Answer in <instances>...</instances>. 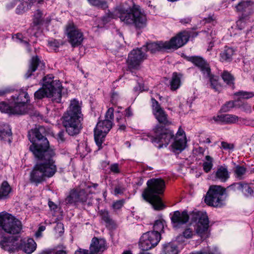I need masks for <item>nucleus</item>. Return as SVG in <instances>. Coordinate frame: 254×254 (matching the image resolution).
Segmentation results:
<instances>
[{
    "label": "nucleus",
    "instance_id": "obj_55",
    "mask_svg": "<svg viewBox=\"0 0 254 254\" xmlns=\"http://www.w3.org/2000/svg\"><path fill=\"white\" fill-rule=\"evenodd\" d=\"M125 191V188L120 186V185H117L115 187L114 189V194L117 195L118 194H121L124 193Z\"/></svg>",
    "mask_w": 254,
    "mask_h": 254
},
{
    "label": "nucleus",
    "instance_id": "obj_42",
    "mask_svg": "<svg viewBox=\"0 0 254 254\" xmlns=\"http://www.w3.org/2000/svg\"><path fill=\"white\" fill-rule=\"evenodd\" d=\"M206 161L203 162L202 166L203 170L205 173H208L212 169L213 166L212 158L209 155L205 156Z\"/></svg>",
    "mask_w": 254,
    "mask_h": 254
},
{
    "label": "nucleus",
    "instance_id": "obj_1",
    "mask_svg": "<svg viewBox=\"0 0 254 254\" xmlns=\"http://www.w3.org/2000/svg\"><path fill=\"white\" fill-rule=\"evenodd\" d=\"M47 132L43 127L40 126L28 131V137L32 144L29 150L39 159H44L42 163L36 164L30 175V181L36 185L45 180L46 178L53 177L57 172L55 161L52 158L55 151L50 148L46 135Z\"/></svg>",
    "mask_w": 254,
    "mask_h": 254
},
{
    "label": "nucleus",
    "instance_id": "obj_53",
    "mask_svg": "<svg viewBox=\"0 0 254 254\" xmlns=\"http://www.w3.org/2000/svg\"><path fill=\"white\" fill-rule=\"evenodd\" d=\"M221 148L225 150H231L234 148V145L233 143H229L227 142H221Z\"/></svg>",
    "mask_w": 254,
    "mask_h": 254
},
{
    "label": "nucleus",
    "instance_id": "obj_54",
    "mask_svg": "<svg viewBox=\"0 0 254 254\" xmlns=\"http://www.w3.org/2000/svg\"><path fill=\"white\" fill-rule=\"evenodd\" d=\"M48 44L54 50H56L61 45V44L57 40H53L49 41Z\"/></svg>",
    "mask_w": 254,
    "mask_h": 254
},
{
    "label": "nucleus",
    "instance_id": "obj_10",
    "mask_svg": "<svg viewBox=\"0 0 254 254\" xmlns=\"http://www.w3.org/2000/svg\"><path fill=\"white\" fill-rule=\"evenodd\" d=\"M225 190L220 186H211L205 197V202L209 206H220L222 204Z\"/></svg>",
    "mask_w": 254,
    "mask_h": 254
},
{
    "label": "nucleus",
    "instance_id": "obj_64",
    "mask_svg": "<svg viewBox=\"0 0 254 254\" xmlns=\"http://www.w3.org/2000/svg\"><path fill=\"white\" fill-rule=\"evenodd\" d=\"M48 205L51 209L55 210L57 208V205L52 201H49Z\"/></svg>",
    "mask_w": 254,
    "mask_h": 254
},
{
    "label": "nucleus",
    "instance_id": "obj_51",
    "mask_svg": "<svg viewBox=\"0 0 254 254\" xmlns=\"http://www.w3.org/2000/svg\"><path fill=\"white\" fill-rule=\"evenodd\" d=\"M238 106H237V108H241L245 112L247 113H250L252 110L251 106L247 103H243L240 105L239 103H237Z\"/></svg>",
    "mask_w": 254,
    "mask_h": 254
},
{
    "label": "nucleus",
    "instance_id": "obj_17",
    "mask_svg": "<svg viewBox=\"0 0 254 254\" xmlns=\"http://www.w3.org/2000/svg\"><path fill=\"white\" fill-rule=\"evenodd\" d=\"M186 59L198 67L204 76L210 75L209 64L203 58L199 56H191L187 57Z\"/></svg>",
    "mask_w": 254,
    "mask_h": 254
},
{
    "label": "nucleus",
    "instance_id": "obj_26",
    "mask_svg": "<svg viewBox=\"0 0 254 254\" xmlns=\"http://www.w3.org/2000/svg\"><path fill=\"white\" fill-rule=\"evenodd\" d=\"M12 189L7 181H3L0 186V200L7 199Z\"/></svg>",
    "mask_w": 254,
    "mask_h": 254
},
{
    "label": "nucleus",
    "instance_id": "obj_56",
    "mask_svg": "<svg viewBox=\"0 0 254 254\" xmlns=\"http://www.w3.org/2000/svg\"><path fill=\"white\" fill-rule=\"evenodd\" d=\"M117 122L119 123V129L121 130H124L126 128V125L125 124H122V121L125 122V119L124 118H117Z\"/></svg>",
    "mask_w": 254,
    "mask_h": 254
},
{
    "label": "nucleus",
    "instance_id": "obj_61",
    "mask_svg": "<svg viewBox=\"0 0 254 254\" xmlns=\"http://www.w3.org/2000/svg\"><path fill=\"white\" fill-rule=\"evenodd\" d=\"M214 20V15H209L207 17H206L204 19V21L205 22L210 23L211 21Z\"/></svg>",
    "mask_w": 254,
    "mask_h": 254
},
{
    "label": "nucleus",
    "instance_id": "obj_60",
    "mask_svg": "<svg viewBox=\"0 0 254 254\" xmlns=\"http://www.w3.org/2000/svg\"><path fill=\"white\" fill-rule=\"evenodd\" d=\"M133 115L132 112L130 107L127 108L125 110V116L127 117H130Z\"/></svg>",
    "mask_w": 254,
    "mask_h": 254
},
{
    "label": "nucleus",
    "instance_id": "obj_44",
    "mask_svg": "<svg viewBox=\"0 0 254 254\" xmlns=\"http://www.w3.org/2000/svg\"><path fill=\"white\" fill-rule=\"evenodd\" d=\"M237 103H238L237 101H228L227 103H226L221 107V110L223 112H227L229 111L233 108H234L235 107H237V106H238V105H237Z\"/></svg>",
    "mask_w": 254,
    "mask_h": 254
},
{
    "label": "nucleus",
    "instance_id": "obj_63",
    "mask_svg": "<svg viewBox=\"0 0 254 254\" xmlns=\"http://www.w3.org/2000/svg\"><path fill=\"white\" fill-rule=\"evenodd\" d=\"M46 228L44 226H41L39 227L38 231L36 233L37 237H39L41 235V233L45 230Z\"/></svg>",
    "mask_w": 254,
    "mask_h": 254
},
{
    "label": "nucleus",
    "instance_id": "obj_40",
    "mask_svg": "<svg viewBox=\"0 0 254 254\" xmlns=\"http://www.w3.org/2000/svg\"><path fill=\"white\" fill-rule=\"evenodd\" d=\"M240 117L233 114H225V124H238Z\"/></svg>",
    "mask_w": 254,
    "mask_h": 254
},
{
    "label": "nucleus",
    "instance_id": "obj_3",
    "mask_svg": "<svg viewBox=\"0 0 254 254\" xmlns=\"http://www.w3.org/2000/svg\"><path fill=\"white\" fill-rule=\"evenodd\" d=\"M190 218L191 222H196V233L201 238H206L208 236L209 228V220L205 212L194 210L190 214L187 210L180 212L178 210L174 212L171 217L173 227L179 228L182 225L189 222Z\"/></svg>",
    "mask_w": 254,
    "mask_h": 254
},
{
    "label": "nucleus",
    "instance_id": "obj_30",
    "mask_svg": "<svg viewBox=\"0 0 254 254\" xmlns=\"http://www.w3.org/2000/svg\"><path fill=\"white\" fill-rule=\"evenodd\" d=\"M234 50L229 47H225L223 51L220 53V60L221 61H230L232 60Z\"/></svg>",
    "mask_w": 254,
    "mask_h": 254
},
{
    "label": "nucleus",
    "instance_id": "obj_29",
    "mask_svg": "<svg viewBox=\"0 0 254 254\" xmlns=\"http://www.w3.org/2000/svg\"><path fill=\"white\" fill-rule=\"evenodd\" d=\"M40 63V60L37 56L33 57L31 60L29 69L25 74V77L29 78L33 72L36 71Z\"/></svg>",
    "mask_w": 254,
    "mask_h": 254
},
{
    "label": "nucleus",
    "instance_id": "obj_36",
    "mask_svg": "<svg viewBox=\"0 0 254 254\" xmlns=\"http://www.w3.org/2000/svg\"><path fill=\"white\" fill-rule=\"evenodd\" d=\"M205 77L209 79L210 86L212 89L216 91H219L220 89V85L218 82V77L217 76H213L210 72L209 76Z\"/></svg>",
    "mask_w": 254,
    "mask_h": 254
},
{
    "label": "nucleus",
    "instance_id": "obj_20",
    "mask_svg": "<svg viewBox=\"0 0 254 254\" xmlns=\"http://www.w3.org/2000/svg\"><path fill=\"white\" fill-rule=\"evenodd\" d=\"M33 107L25 104L16 103V102L11 103V114L24 115L32 113Z\"/></svg>",
    "mask_w": 254,
    "mask_h": 254
},
{
    "label": "nucleus",
    "instance_id": "obj_31",
    "mask_svg": "<svg viewBox=\"0 0 254 254\" xmlns=\"http://www.w3.org/2000/svg\"><path fill=\"white\" fill-rule=\"evenodd\" d=\"M181 75L177 72L173 73L170 81V88L172 90H176L180 86Z\"/></svg>",
    "mask_w": 254,
    "mask_h": 254
},
{
    "label": "nucleus",
    "instance_id": "obj_57",
    "mask_svg": "<svg viewBox=\"0 0 254 254\" xmlns=\"http://www.w3.org/2000/svg\"><path fill=\"white\" fill-rule=\"evenodd\" d=\"M65 132L64 130L60 131L57 134V139L59 142H63L65 141Z\"/></svg>",
    "mask_w": 254,
    "mask_h": 254
},
{
    "label": "nucleus",
    "instance_id": "obj_11",
    "mask_svg": "<svg viewBox=\"0 0 254 254\" xmlns=\"http://www.w3.org/2000/svg\"><path fill=\"white\" fill-rule=\"evenodd\" d=\"M113 123L111 121L104 120L99 121L94 129V139L99 149L102 148V144L104 141L107 133L112 127Z\"/></svg>",
    "mask_w": 254,
    "mask_h": 254
},
{
    "label": "nucleus",
    "instance_id": "obj_5",
    "mask_svg": "<svg viewBox=\"0 0 254 254\" xmlns=\"http://www.w3.org/2000/svg\"><path fill=\"white\" fill-rule=\"evenodd\" d=\"M146 184L147 187L142 193L144 199L150 203L155 210L163 209L165 206L159 195L164 192V181L161 178H152L148 180Z\"/></svg>",
    "mask_w": 254,
    "mask_h": 254
},
{
    "label": "nucleus",
    "instance_id": "obj_43",
    "mask_svg": "<svg viewBox=\"0 0 254 254\" xmlns=\"http://www.w3.org/2000/svg\"><path fill=\"white\" fill-rule=\"evenodd\" d=\"M165 223V221L162 219L156 220L154 224L152 231H156L160 233L163 230Z\"/></svg>",
    "mask_w": 254,
    "mask_h": 254
},
{
    "label": "nucleus",
    "instance_id": "obj_37",
    "mask_svg": "<svg viewBox=\"0 0 254 254\" xmlns=\"http://www.w3.org/2000/svg\"><path fill=\"white\" fill-rule=\"evenodd\" d=\"M234 95L239 96L237 102H238L241 99H249L254 96V93L252 92H247L240 91L234 93Z\"/></svg>",
    "mask_w": 254,
    "mask_h": 254
},
{
    "label": "nucleus",
    "instance_id": "obj_49",
    "mask_svg": "<svg viewBox=\"0 0 254 254\" xmlns=\"http://www.w3.org/2000/svg\"><path fill=\"white\" fill-rule=\"evenodd\" d=\"M114 111L113 108H109L106 113L105 120H108L112 122L114 119Z\"/></svg>",
    "mask_w": 254,
    "mask_h": 254
},
{
    "label": "nucleus",
    "instance_id": "obj_19",
    "mask_svg": "<svg viewBox=\"0 0 254 254\" xmlns=\"http://www.w3.org/2000/svg\"><path fill=\"white\" fill-rule=\"evenodd\" d=\"M106 242L103 239L92 238L89 247L90 254H100L106 249Z\"/></svg>",
    "mask_w": 254,
    "mask_h": 254
},
{
    "label": "nucleus",
    "instance_id": "obj_34",
    "mask_svg": "<svg viewBox=\"0 0 254 254\" xmlns=\"http://www.w3.org/2000/svg\"><path fill=\"white\" fill-rule=\"evenodd\" d=\"M43 13L39 9H37L34 12L33 18V23L35 26H38L44 23Z\"/></svg>",
    "mask_w": 254,
    "mask_h": 254
},
{
    "label": "nucleus",
    "instance_id": "obj_7",
    "mask_svg": "<svg viewBox=\"0 0 254 254\" xmlns=\"http://www.w3.org/2000/svg\"><path fill=\"white\" fill-rule=\"evenodd\" d=\"M189 38V37L186 33H180L169 41L147 43L142 48L144 52L150 51L151 53L162 50L177 49L185 45L188 41Z\"/></svg>",
    "mask_w": 254,
    "mask_h": 254
},
{
    "label": "nucleus",
    "instance_id": "obj_18",
    "mask_svg": "<svg viewBox=\"0 0 254 254\" xmlns=\"http://www.w3.org/2000/svg\"><path fill=\"white\" fill-rule=\"evenodd\" d=\"M238 12L240 15L239 19L237 21V25L239 29H242L244 28L246 23L250 20L251 16L254 13L253 5H250Z\"/></svg>",
    "mask_w": 254,
    "mask_h": 254
},
{
    "label": "nucleus",
    "instance_id": "obj_24",
    "mask_svg": "<svg viewBox=\"0 0 254 254\" xmlns=\"http://www.w3.org/2000/svg\"><path fill=\"white\" fill-rule=\"evenodd\" d=\"M13 102H16V103L25 104L30 101L28 94L26 91L21 90L12 96Z\"/></svg>",
    "mask_w": 254,
    "mask_h": 254
},
{
    "label": "nucleus",
    "instance_id": "obj_47",
    "mask_svg": "<svg viewBox=\"0 0 254 254\" xmlns=\"http://www.w3.org/2000/svg\"><path fill=\"white\" fill-rule=\"evenodd\" d=\"M182 235L186 239H190L194 235V232L192 229L187 227L183 231Z\"/></svg>",
    "mask_w": 254,
    "mask_h": 254
},
{
    "label": "nucleus",
    "instance_id": "obj_6",
    "mask_svg": "<svg viewBox=\"0 0 254 254\" xmlns=\"http://www.w3.org/2000/svg\"><path fill=\"white\" fill-rule=\"evenodd\" d=\"M43 82L42 87L35 92V98H50L53 102L61 103L62 86L60 81L54 80L53 75L49 74L43 78Z\"/></svg>",
    "mask_w": 254,
    "mask_h": 254
},
{
    "label": "nucleus",
    "instance_id": "obj_33",
    "mask_svg": "<svg viewBox=\"0 0 254 254\" xmlns=\"http://www.w3.org/2000/svg\"><path fill=\"white\" fill-rule=\"evenodd\" d=\"M76 189H73L69 192V194L65 198L64 202L66 205H71L77 203V199L76 197Z\"/></svg>",
    "mask_w": 254,
    "mask_h": 254
},
{
    "label": "nucleus",
    "instance_id": "obj_2",
    "mask_svg": "<svg viewBox=\"0 0 254 254\" xmlns=\"http://www.w3.org/2000/svg\"><path fill=\"white\" fill-rule=\"evenodd\" d=\"M119 18L120 20L127 25H132L136 29L144 28L147 23V17L139 5H134L128 8L121 4L116 7L113 12H109L102 18L104 24L109 22L111 19Z\"/></svg>",
    "mask_w": 254,
    "mask_h": 254
},
{
    "label": "nucleus",
    "instance_id": "obj_16",
    "mask_svg": "<svg viewBox=\"0 0 254 254\" xmlns=\"http://www.w3.org/2000/svg\"><path fill=\"white\" fill-rule=\"evenodd\" d=\"M151 102L153 114L158 122L164 125H170L171 123L168 120L167 114L161 108L158 101L152 98Z\"/></svg>",
    "mask_w": 254,
    "mask_h": 254
},
{
    "label": "nucleus",
    "instance_id": "obj_8",
    "mask_svg": "<svg viewBox=\"0 0 254 254\" xmlns=\"http://www.w3.org/2000/svg\"><path fill=\"white\" fill-rule=\"evenodd\" d=\"M22 229L21 222L12 215L6 213H0V232L12 235L19 234Z\"/></svg>",
    "mask_w": 254,
    "mask_h": 254
},
{
    "label": "nucleus",
    "instance_id": "obj_14",
    "mask_svg": "<svg viewBox=\"0 0 254 254\" xmlns=\"http://www.w3.org/2000/svg\"><path fill=\"white\" fill-rule=\"evenodd\" d=\"M146 59L143 48L132 50L128 54L127 63L129 69H137L140 64Z\"/></svg>",
    "mask_w": 254,
    "mask_h": 254
},
{
    "label": "nucleus",
    "instance_id": "obj_48",
    "mask_svg": "<svg viewBox=\"0 0 254 254\" xmlns=\"http://www.w3.org/2000/svg\"><path fill=\"white\" fill-rule=\"evenodd\" d=\"M239 124L254 127V120L240 118Z\"/></svg>",
    "mask_w": 254,
    "mask_h": 254
},
{
    "label": "nucleus",
    "instance_id": "obj_59",
    "mask_svg": "<svg viewBox=\"0 0 254 254\" xmlns=\"http://www.w3.org/2000/svg\"><path fill=\"white\" fill-rule=\"evenodd\" d=\"M74 254H90V253L87 250L79 249L75 252Z\"/></svg>",
    "mask_w": 254,
    "mask_h": 254
},
{
    "label": "nucleus",
    "instance_id": "obj_9",
    "mask_svg": "<svg viewBox=\"0 0 254 254\" xmlns=\"http://www.w3.org/2000/svg\"><path fill=\"white\" fill-rule=\"evenodd\" d=\"M153 130L155 134L151 138V141L159 144V148L163 146L166 147L174 137L173 131L162 126L157 125Z\"/></svg>",
    "mask_w": 254,
    "mask_h": 254
},
{
    "label": "nucleus",
    "instance_id": "obj_15",
    "mask_svg": "<svg viewBox=\"0 0 254 254\" xmlns=\"http://www.w3.org/2000/svg\"><path fill=\"white\" fill-rule=\"evenodd\" d=\"M18 236H5L2 232H0V246L3 250L9 252H13L19 246L22 245L21 240L20 241Z\"/></svg>",
    "mask_w": 254,
    "mask_h": 254
},
{
    "label": "nucleus",
    "instance_id": "obj_28",
    "mask_svg": "<svg viewBox=\"0 0 254 254\" xmlns=\"http://www.w3.org/2000/svg\"><path fill=\"white\" fill-rule=\"evenodd\" d=\"M23 246V251L27 254H31L36 250L37 245L33 239H28Z\"/></svg>",
    "mask_w": 254,
    "mask_h": 254
},
{
    "label": "nucleus",
    "instance_id": "obj_52",
    "mask_svg": "<svg viewBox=\"0 0 254 254\" xmlns=\"http://www.w3.org/2000/svg\"><path fill=\"white\" fill-rule=\"evenodd\" d=\"M225 114L219 115L216 116H214L212 119L216 123H223L225 124Z\"/></svg>",
    "mask_w": 254,
    "mask_h": 254
},
{
    "label": "nucleus",
    "instance_id": "obj_38",
    "mask_svg": "<svg viewBox=\"0 0 254 254\" xmlns=\"http://www.w3.org/2000/svg\"><path fill=\"white\" fill-rule=\"evenodd\" d=\"M102 219L106 223L107 226L114 225V221L110 218L109 212L104 210H102L100 213Z\"/></svg>",
    "mask_w": 254,
    "mask_h": 254
},
{
    "label": "nucleus",
    "instance_id": "obj_39",
    "mask_svg": "<svg viewBox=\"0 0 254 254\" xmlns=\"http://www.w3.org/2000/svg\"><path fill=\"white\" fill-rule=\"evenodd\" d=\"M246 171V168L244 166H237L234 170V175L239 180H242L244 178Z\"/></svg>",
    "mask_w": 254,
    "mask_h": 254
},
{
    "label": "nucleus",
    "instance_id": "obj_32",
    "mask_svg": "<svg viewBox=\"0 0 254 254\" xmlns=\"http://www.w3.org/2000/svg\"><path fill=\"white\" fill-rule=\"evenodd\" d=\"M163 253L164 254H178V248L173 243L166 244L164 246Z\"/></svg>",
    "mask_w": 254,
    "mask_h": 254
},
{
    "label": "nucleus",
    "instance_id": "obj_21",
    "mask_svg": "<svg viewBox=\"0 0 254 254\" xmlns=\"http://www.w3.org/2000/svg\"><path fill=\"white\" fill-rule=\"evenodd\" d=\"M228 189L229 190L234 191L236 190H241L244 194L246 196H251L254 193L253 189L249 184L242 182L234 183L229 186L228 187Z\"/></svg>",
    "mask_w": 254,
    "mask_h": 254
},
{
    "label": "nucleus",
    "instance_id": "obj_62",
    "mask_svg": "<svg viewBox=\"0 0 254 254\" xmlns=\"http://www.w3.org/2000/svg\"><path fill=\"white\" fill-rule=\"evenodd\" d=\"M185 133L184 131L181 127H180L178 129V131L176 134V136L179 137H185L183 136V134Z\"/></svg>",
    "mask_w": 254,
    "mask_h": 254
},
{
    "label": "nucleus",
    "instance_id": "obj_13",
    "mask_svg": "<svg viewBox=\"0 0 254 254\" xmlns=\"http://www.w3.org/2000/svg\"><path fill=\"white\" fill-rule=\"evenodd\" d=\"M66 33L72 47L80 45L83 40L82 32L72 22H69L66 27Z\"/></svg>",
    "mask_w": 254,
    "mask_h": 254
},
{
    "label": "nucleus",
    "instance_id": "obj_27",
    "mask_svg": "<svg viewBox=\"0 0 254 254\" xmlns=\"http://www.w3.org/2000/svg\"><path fill=\"white\" fill-rule=\"evenodd\" d=\"M187 141L185 137H179L176 136L175 138V141L172 144V147L174 152L179 151L181 152L186 147Z\"/></svg>",
    "mask_w": 254,
    "mask_h": 254
},
{
    "label": "nucleus",
    "instance_id": "obj_25",
    "mask_svg": "<svg viewBox=\"0 0 254 254\" xmlns=\"http://www.w3.org/2000/svg\"><path fill=\"white\" fill-rule=\"evenodd\" d=\"M12 132L10 127L8 125L4 124L0 127V140L11 142L10 136Z\"/></svg>",
    "mask_w": 254,
    "mask_h": 254
},
{
    "label": "nucleus",
    "instance_id": "obj_41",
    "mask_svg": "<svg viewBox=\"0 0 254 254\" xmlns=\"http://www.w3.org/2000/svg\"><path fill=\"white\" fill-rule=\"evenodd\" d=\"M88 2L92 5L98 7L106 9L108 7V4L106 0H87Z\"/></svg>",
    "mask_w": 254,
    "mask_h": 254
},
{
    "label": "nucleus",
    "instance_id": "obj_22",
    "mask_svg": "<svg viewBox=\"0 0 254 254\" xmlns=\"http://www.w3.org/2000/svg\"><path fill=\"white\" fill-rule=\"evenodd\" d=\"M231 3L237 12L254 4V2L251 0H231Z\"/></svg>",
    "mask_w": 254,
    "mask_h": 254
},
{
    "label": "nucleus",
    "instance_id": "obj_50",
    "mask_svg": "<svg viewBox=\"0 0 254 254\" xmlns=\"http://www.w3.org/2000/svg\"><path fill=\"white\" fill-rule=\"evenodd\" d=\"M124 203V200H117L113 203L112 207L114 210L120 209L123 206Z\"/></svg>",
    "mask_w": 254,
    "mask_h": 254
},
{
    "label": "nucleus",
    "instance_id": "obj_23",
    "mask_svg": "<svg viewBox=\"0 0 254 254\" xmlns=\"http://www.w3.org/2000/svg\"><path fill=\"white\" fill-rule=\"evenodd\" d=\"M215 178L222 182H225L229 178L227 168L223 166L219 167L214 172Z\"/></svg>",
    "mask_w": 254,
    "mask_h": 254
},
{
    "label": "nucleus",
    "instance_id": "obj_45",
    "mask_svg": "<svg viewBox=\"0 0 254 254\" xmlns=\"http://www.w3.org/2000/svg\"><path fill=\"white\" fill-rule=\"evenodd\" d=\"M222 77L223 80L228 84H233L234 77L228 71H224L222 74Z\"/></svg>",
    "mask_w": 254,
    "mask_h": 254
},
{
    "label": "nucleus",
    "instance_id": "obj_35",
    "mask_svg": "<svg viewBox=\"0 0 254 254\" xmlns=\"http://www.w3.org/2000/svg\"><path fill=\"white\" fill-rule=\"evenodd\" d=\"M76 189V197L78 202L84 203L86 202L88 198V194L84 190Z\"/></svg>",
    "mask_w": 254,
    "mask_h": 254
},
{
    "label": "nucleus",
    "instance_id": "obj_4",
    "mask_svg": "<svg viewBox=\"0 0 254 254\" xmlns=\"http://www.w3.org/2000/svg\"><path fill=\"white\" fill-rule=\"evenodd\" d=\"M82 116L78 101L75 99L71 100L69 107L62 117V124L69 135H75L80 132Z\"/></svg>",
    "mask_w": 254,
    "mask_h": 254
},
{
    "label": "nucleus",
    "instance_id": "obj_12",
    "mask_svg": "<svg viewBox=\"0 0 254 254\" xmlns=\"http://www.w3.org/2000/svg\"><path fill=\"white\" fill-rule=\"evenodd\" d=\"M161 238L160 233L156 231H149L144 233L139 242V246L143 251H147L155 247Z\"/></svg>",
    "mask_w": 254,
    "mask_h": 254
},
{
    "label": "nucleus",
    "instance_id": "obj_46",
    "mask_svg": "<svg viewBox=\"0 0 254 254\" xmlns=\"http://www.w3.org/2000/svg\"><path fill=\"white\" fill-rule=\"evenodd\" d=\"M0 111L1 112L11 114V105H9L5 102H1L0 103Z\"/></svg>",
    "mask_w": 254,
    "mask_h": 254
},
{
    "label": "nucleus",
    "instance_id": "obj_58",
    "mask_svg": "<svg viewBox=\"0 0 254 254\" xmlns=\"http://www.w3.org/2000/svg\"><path fill=\"white\" fill-rule=\"evenodd\" d=\"M110 170L114 173H119L120 169L119 167V164L117 163L112 164L110 166Z\"/></svg>",
    "mask_w": 254,
    "mask_h": 254
}]
</instances>
